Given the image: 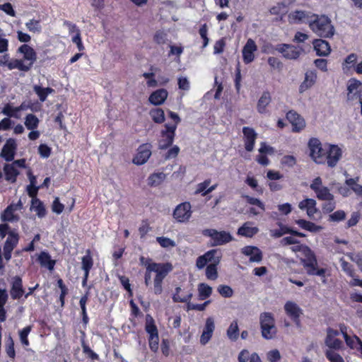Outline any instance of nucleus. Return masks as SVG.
I'll list each match as a JSON object with an SVG mask.
<instances>
[{"label":"nucleus","mask_w":362,"mask_h":362,"mask_svg":"<svg viewBox=\"0 0 362 362\" xmlns=\"http://www.w3.org/2000/svg\"><path fill=\"white\" fill-rule=\"evenodd\" d=\"M286 119L292 126V132L299 133L302 132L306 126L305 119L293 110H289L286 115Z\"/></svg>","instance_id":"15"},{"label":"nucleus","mask_w":362,"mask_h":362,"mask_svg":"<svg viewBox=\"0 0 362 362\" xmlns=\"http://www.w3.org/2000/svg\"><path fill=\"white\" fill-rule=\"evenodd\" d=\"M284 308L286 314L298 327H300L301 326L300 317L303 315L302 309L296 303L290 300L285 303Z\"/></svg>","instance_id":"17"},{"label":"nucleus","mask_w":362,"mask_h":362,"mask_svg":"<svg viewBox=\"0 0 362 362\" xmlns=\"http://www.w3.org/2000/svg\"><path fill=\"white\" fill-rule=\"evenodd\" d=\"M210 183H211V179H206L204 182L199 183L197 185V188L194 192V194H201L202 196H203V197L207 195V194H205V192L206 191Z\"/></svg>","instance_id":"61"},{"label":"nucleus","mask_w":362,"mask_h":362,"mask_svg":"<svg viewBox=\"0 0 362 362\" xmlns=\"http://www.w3.org/2000/svg\"><path fill=\"white\" fill-rule=\"evenodd\" d=\"M33 90L35 93V94L38 96L39 100L41 102H45L49 94L54 93V90L52 88H44L39 85H35L33 87Z\"/></svg>","instance_id":"39"},{"label":"nucleus","mask_w":362,"mask_h":362,"mask_svg":"<svg viewBox=\"0 0 362 362\" xmlns=\"http://www.w3.org/2000/svg\"><path fill=\"white\" fill-rule=\"evenodd\" d=\"M9 70L17 69L21 71H30V66L25 65L23 59H10L8 66H6Z\"/></svg>","instance_id":"43"},{"label":"nucleus","mask_w":362,"mask_h":362,"mask_svg":"<svg viewBox=\"0 0 362 362\" xmlns=\"http://www.w3.org/2000/svg\"><path fill=\"white\" fill-rule=\"evenodd\" d=\"M202 234L211 238L210 245L213 247L227 244L233 240L231 234L225 230L218 231L216 229L207 228L203 230Z\"/></svg>","instance_id":"7"},{"label":"nucleus","mask_w":362,"mask_h":362,"mask_svg":"<svg viewBox=\"0 0 362 362\" xmlns=\"http://www.w3.org/2000/svg\"><path fill=\"white\" fill-rule=\"evenodd\" d=\"M243 198L247 204L257 206L262 211H265V205L260 199L249 195H243Z\"/></svg>","instance_id":"55"},{"label":"nucleus","mask_w":362,"mask_h":362,"mask_svg":"<svg viewBox=\"0 0 362 362\" xmlns=\"http://www.w3.org/2000/svg\"><path fill=\"white\" fill-rule=\"evenodd\" d=\"M347 102L358 100L362 95V82L355 78H351L347 82Z\"/></svg>","instance_id":"12"},{"label":"nucleus","mask_w":362,"mask_h":362,"mask_svg":"<svg viewBox=\"0 0 362 362\" xmlns=\"http://www.w3.org/2000/svg\"><path fill=\"white\" fill-rule=\"evenodd\" d=\"M325 355L329 362H344L343 357L332 349H327L325 351Z\"/></svg>","instance_id":"56"},{"label":"nucleus","mask_w":362,"mask_h":362,"mask_svg":"<svg viewBox=\"0 0 362 362\" xmlns=\"http://www.w3.org/2000/svg\"><path fill=\"white\" fill-rule=\"evenodd\" d=\"M165 174L163 173H154L148 178V184L151 187H156L161 184L165 180Z\"/></svg>","instance_id":"48"},{"label":"nucleus","mask_w":362,"mask_h":362,"mask_svg":"<svg viewBox=\"0 0 362 362\" xmlns=\"http://www.w3.org/2000/svg\"><path fill=\"white\" fill-rule=\"evenodd\" d=\"M358 180V177H356V178H349L346 180L345 183L351 187L356 195L362 197V185L357 183ZM359 206H362V201L359 203Z\"/></svg>","instance_id":"44"},{"label":"nucleus","mask_w":362,"mask_h":362,"mask_svg":"<svg viewBox=\"0 0 362 362\" xmlns=\"http://www.w3.org/2000/svg\"><path fill=\"white\" fill-rule=\"evenodd\" d=\"M279 229H275L272 230V235L274 238H280L285 234H291L293 236L304 238L305 237V234L299 232L298 230H293L291 228H289L286 226L283 225L282 223H279Z\"/></svg>","instance_id":"26"},{"label":"nucleus","mask_w":362,"mask_h":362,"mask_svg":"<svg viewBox=\"0 0 362 362\" xmlns=\"http://www.w3.org/2000/svg\"><path fill=\"white\" fill-rule=\"evenodd\" d=\"M329 145V143L322 144L317 138L313 137L309 139L308 146L310 151V156L315 163L320 164L322 161Z\"/></svg>","instance_id":"8"},{"label":"nucleus","mask_w":362,"mask_h":362,"mask_svg":"<svg viewBox=\"0 0 362 362\" xmlns=\"http://www.w3.org/2000/svg\"><path fill=\"white\" fill-rule=\"evenodd\" d=\"M39 124L38 118L33 114H28L25 117V125L28 129H35Z\"/></svg>","instance_id":"52"},{"label":"nucleus","mask_w":362,"mask_h":362,"mask_svg":"<svg viewBox=\"0 0 362 362\" xmlns=\"http://www.w3.org/2000/svg\"><path fill=\"white\" fill-rule=\"evenodd\" d=\"M18 52L23 55L25 65L30 66V70L37 60V53L35 49L27 44H23L18 49Z\"/></svg>","instance_id":"23"},{"label":"nucleus","mask_w":362,"mask_h":362,"mask_svg":"<svg viewBox=\"0 0 362 362\" xmlns=\"http://www.w3.org/2000/svg\"><path fill=\"white\" fill-rule=\"evenodd\" d=\"M340 264L341 269L350 277L356 276L355 269L354 266L346 261L344 258L340 259Z\"/></svg>","instance_id":"53"},{"label":"nucleus","mask_w":362,"mask_h":362,"mask_svg":"<svg viewBox=\"0 0 362 362\" xmlns=\"http://www.w3.org/2000/svg\"><path fill=\"white\" fill-rule=\"evenodd\" d=\"M164 127L165 129L160 131V139L158 140V148L160 150H165L170 147L175 136L176 125L165 124Z\"/></svg>","instance_id":"9"},{"label":"nucleus","mask_w":362,"mask_h":362,"mask_svg":"<svg viewBox=\"0 0 362 362\" xmlns=\"http://www.w3.org/2000/svg\"><path fill=\"white\" fill-rule=\"evenodd\" d=\"M242 253L250 256V262H259L262 260V252L256 246H245L242 249Z\"/></svg>","instance_id":"29"},{"label":"nucleus","mask_w":362,"mask_h":362,"mask_svg":"<svg viewBox=\"0 0 362 362\" xmlns=\"http://www.w3.org/2000/svg\"><path fill=\"white\" fill-rule=\"evenodd\" d=\"M215 329L214 320L212 317H208L206 320L202 333L200 337V344L206 345L211 339Z\"/></svg>","instance_id":"25"},{"label":"nucleus","mask_w":362,"mask_h":362,"mask_svg":"<svg viewBox=\"0 0 362 362\" xmlns=\"http://www.w3.org/2000/svg\"><path fill=\"white\" fill-rule=\"evenodd\" d=\"M81 268L86 274H90V271L93 266V259L90 254V250L86 251V255L82 257Z\"/></svg>","instance_id":"42"},{"label":"nucleus","mask_w":362,"mask_h":362,"mask_svg":"<svg viewBox=\"0 0 362 362\" xmlns=\"http://www.w3.org/2000/svg\"><path fill=\"white\" fill-rule=\"evenodd\" d=\"M145 330L148 334V346L151 351L157 353L159 349V336L158 328L152 316L147 314L146 316Z\"/></svg>","instance_id":"5"},{"label":"nucleus","mask_w":362,"mask_h":362,"mask_svg":"<svg viewBox=\"0 0 362 362\" xmlns=\"http://www.w3.org/2000/svg\"><path fill=\"white\" fill-rule=\"evenodd\" d=\"M247 225L248 223H245L238 228V234L239 235L252 238L258 233L259 230L257 227H250Z\"/></svg>","instance_id":"41"},{"label":"nucleus","mask_w":362,"mask_h":362,"mask_svg":"<svg viewBox=\"0 0 362 362\" xmlns=\"http://www.w3.org/2000/svg\"><path fill=\"white\" fill-rule=\"evenodd\" d=\"M295 223L301 228L306 230L309 232L315 233L321 229V227L317 226L313 222L305 220V219H297Z\"/></svg>","instance_id":"40"},{"label":"nucleus","mask_w":362,"mask_h":362,"mask_svg":"<svg viewBox=\"0 0 362 362\" xmlns=\"http://www.w3.org/2000/svg\"><path fill=\"white\" fill-rule=\"evenodd\" d=\"M217 290L219 294L224 298H230L233 295V289L227 285H220Z\"/></svg>","instance_id":"62"},{"label":"nucleus","mask_w":362,"mask_h":362,"mask_svg":"<svg viewBox=\"0 0 362 362\" xmlns=\"http://www.w3.org/2000/svg\"><path fill=\"white\" fill-rule=\"evenodd\" d=\"M257 50L255 42L250 38L247 40L242 50L243 60L245 64L252 62L255 59V52Z\"/></svg>","instance_id":"22"},{"label":"nucleus","mask_w":362,"mask_h":362,"mask_svg":"<svg viewBox=\"0 0 362 362\" xmlns=\"http://www.w3.org/2000/svg\"><path fill=\"white\" fill-rule=\"evenodd\" d=\"M347 341H345L346 345L351 349L357 348L356 345L362 346V341L358 337L354 335V337H348Z\"/></svg>","instance_id":"63"},{"label":"nucleus","mask_w":362,"mask_h":362,"mask_svg":"<svg viewBox=\"0 0 362 362\" xmlns=\"http://www.w3.org/2000/svg\"><path fill=\"white\" fill-rule=\"evenodd\" d=\"M38 153L40 157L47 158L52 153V148L45 144H41L38 147Z\"/></svg>","instance_id":"64"},{"label":"nucleus","mask_w":362,"mask_h":362,"mask_svg":"<svg viewBox=\"0 0 362 362\" xmlns=\"http://www.w3.org/2000/svg\"><path fill=\"white\" fill-rule=\"evenodd\" d=\"M272 15L276 16V21H284V18L288 13V6L284 2L278 3L269 9Z\"/></svg>","instance_id":"34"},{"label":"nucleus","mask_w":362,"mask_h":362,"mask_svg":"<svg viewBox=\"0 0 362 362\" xmlns=\"http://www.w3.org/2000/svg\"><path fill=\"white\" fill-rule=\"evenodd\" d=\"M218 265L209 264L206 268V276L208 279L214 281L218 278Z\"/></svg>","instance_id":"54"},{"label":"nucleus","mask_w":362,"mask_h":362,"mask_svg":"<svg viewBox=\"0 0 362 362\" xmlns=\"http://www.w3.org/2000/svg\"><path fill=\"white\" fill-rule=\"evenodd\" d=\"M151 227L150 226L149 222L148 219L142 220L141 226L139 227V233L140 235V238L143 239L146 237L149 231L151 230Z\"/></svg>","instance_id":"59"},{"label":"nucleus","mask_w":362,"mask_h":362,"mask_svg":"<svg viewBox=\"0 0 362 362\" xmlns=\"http://www.w3.org/2000/svg\"><path fill=\"white\" fill-rule=\"evenodd\" d=\"M276 50L282 54V56L287 59H297L303 52L302 48L286 43L278 45Z\"/></svg>","instance_id":"16"},{"label":"nucleus","mask_w":362,"mask_h":362,"mask_svg":"<svg viewBox=\"0 0 362 362\" xmlns=\"http://www.w3.org/2000/svg\"><path fill=\"white\" fill-rule=\"evenodd\" d=\"M198 292L199 300H206L211 296L212 288L205 283H200L198 285Z\"/></svg>","instance_id":"47"},{"label":"nucleus","mask_w":362,"mask_h":362,"mask_svg":"<svg viewBox=\"0 0 362 362\" xmlns=\"http://www.w3.org/2000/svg\"><path fill=\"white\" fill-rule=\"evenodd\" d=\"M32 325H28L25 327L23 329L19 331V338L21 344L24 346H28L30 345V342L28 340V335L32 330Z\"/></svg>","instance_id":"51"},{"label":"nucleus","mask_w":362,"mask_h":362,"mask_svg":"<svg viewBox=\"0 0 362 362\" xmlns=\"http://www.w3.org/2000/svg\"><path fill=\"white\" fill-rule=\"evenodd\" d=\"M259 325L262 336L265 339L274 338L277 333L274 316L272 313L263 312L259 315Z\"/></svg>","instance_id":"4"},{"label":"nucleus","mask_w":362,"mask_h":362,"mask_svg":"<svg viewBox=\"0 0 362 362\" xmlns=\"http://www.w3.org/2000/svg\"><path fill=\"white\" fill-rule=\"evenodd\" d=\"M243 134L245 150L248 152L252 151L257 138V134L253 128L250 127H244L243 128Z\"/></svg>","instance_id":"21"},{"label":"nucleus","mask_w":362,"mask_h":362,"mask_svg":"<svg viewBox=\"0 0 362 362\" xmlns=\"http://www.w3.org/2000/svg\"><path fill=\"white\" fill-rule=\"evenodd\" d=\"M317 73L315 70H308L305 74V78L299 86L300 93L310 88L316 82Z\"/></svg>","instance_id":"27"},{"label":"nucleus","mask_w":362,"mask_h":362,"mask_svg":"<svg viewBox=\"0 0 362 362\" xmlns=\"http://www.w3.org/2000/svg\"><path fill=\"white\" fill-rule=\"evenodd\" d=\"M168 91L165 89L160 88L153 91L149 96V102L154 105L163 104L168 97Z\"/></svg>","instance_id":"33"},{"label":"nucleus","mask_w":362,"mask_h":362,"mask_svg":"<svg viewBox=\"0 0 362 362\" xmlns=\"http://www.w3.org/2000/svg\"><path fill=\"white\" fill-rule=\"evenodd\" d=\"M310 187L315 193L318 200L333 199L334 195L327 187L322 185V180L320 177L314 178Z\"/></svg>","instance_id":"11"},{"label":"nucleus","mask_w":362,"mask_h":362,"mask_svg":"<svg viewBox=\"0 0 362 362\" xmlns=\"http://www.w3.org/2000/svg\"><path fill=\"white\" fill-rule=\"evenodd\" d=\"M221 252L217 249H212L207 251L203 255L197 257L196 266L198 269H203L207 264L218 265L221 259Z\"/></svg>","instance_id":"10"},{"label":"nucleus","mask_w":362,"mask_h":362,"mask_svg":"<svg viewBox=\"0 0 362 362\" xmlns=\"http://www.w3.org/2000/svg\"><path fill=\"white\" fill-rule=\"evenodd\" d=\"M309 28L321 37H332L334 34V28L331 20L325 15L311 14L308 21Z\"/></svg>","instance_id":"3"},{"label":"nucleus","mask_w":362,"mask_h":362,"mask_svg":"<svg viewBox=\"0 0 362 362\" xmlns=\"http://www.w3.org/2000/svg\"><path fill=\"white\" fill-rule=\"evenodd\" d=\"M310 18L311 15H310V13L305 11L296 10L288 15V21L291 24H308V21Z\"/></svg>","instance_id":"24"},{"label":"nucleus","mask_w":362,"mask_h":362,"mask_svg":"<svg viewBox=\"0 0 362 362\" xmlns=\"http://www.w3.org/2000/svg\"><path fill=\"white\" fill-rule=\"evenodd\" d=\"M295 250L302 252L304 257L300 259V263L310 276H317L323 278V283L326 282L325 274L327 269L325 268H319L315 252L307 245H300L298 246Z\"/></svg>","instance_id":"2"},{"label":"nucleus","mask_w":362,"mask_h":362,"mask_svg":"<svg viewBox=\"0 0 362 362\" xmlns=\"http://www.w3.org/2000/svg\"><path fill=\"white\" fill-rule=\"evenodd\" d=\"M156 241L163 248L173 247L175 246V241L167 237H157Z\"/></svg>","instance_id":"60"},{"label":"nucleus","mask_w":362,"mask_h":362,"mask_svg":"<svg viewBox=\"0 0 362 362\" xmlns=\"http://www.w3.org/2000/svg\"><path fill=\"white\" fill-rule=\"evenodd\" d=\"M316 204L315 199L307 198L299 202L298 207L301 210H306L307 215L309 217H313L317 211Z\"/></svg>","instance_id":"30"},{"label":"nucleus","mask_w":362,"mask_h":362,"mask_svg":"<svg viewBox=\"0 0 362 362\" xmlns=\"http://www.w3.org/2000/svg\"><path fill=\"white\" fill-rule=\"evenodd\" d=\"M17 150V144L14 139H8L4 145L0 156L6 161L11 162L13 160Z\"/></svg>","instance_id":"20"},{"label":"nucleus","mask_w":362,"mask_h":362,"mask_svg":"<svg viewBox=\"0 0 362 362\" xmlns=\"http://www.w3.org/2000/svg\"><path fill=\"white\" fill-rule=\"evenodd\" d=\"M25 290L23 279L20 276H15L11 279L10 295L13 300H19L25 296Z\"/></svg>","instance_id":"19"},{"label":"nucleus","mask_w":362,"mask_h":362,"mask_svg":"<svg viewBox=\"0 0 362 362\" xmlns=\"http://www.w3.org/2000/svg\"><path fill=\"white\" fill-rule=\"evenodd\" d=\"M314 49L318 56H327L331 48L329 42L325 40L317 39L313 41Z\"/></svg>","instance_id":"31"},{"label":"nucleus","mask_w":362,"mask_h":362,"mask_svg":"<svg viewBox=\"0 0 362 362\" xmlns=\"http://www.w3.org/2000/svg\"><path fill=\"white\" fill-rule=\"evenodd\" d=\"M199 34L203 41L202 48H205L209 42V38L208 37V26L206 23H204L200 26Z\"/></svg>","instance_id":"57"},{"label":"nucleus","mask_w":362,"mask_h":362,"mask_svg":"<svg viewBox=\"0 0 362 362\" xmlns=\"http://www.w3.org/2000/svg\"><path fill=\"white\" fill-rule=\"evenodd\" d=\"M192 206L189 202H185L178 204L173 211V218L180 223L189 221L192 216Z\"/></svg>","instance_id":"14"},{"label":"nucleus","mask_w":362,"mask_h":362,"mask_svg":"<svg viewBox=\"0 0 362 362\" xmlns=\"http://www.w3.org/2000/svg\"><path fill=\"white\" fill-rule=\"evenodd\" d=\"M171 263H153L148 264L144 274V284L146 287L151 284V272H155L153 279V293L156 295H160L163 293V282L165 278L173 270Z\"/></svg>","instance_id":"1"},{"label":"nucleus","mask_w":362,"mask_h":362,"mask_svg":"<svg viewBox=\"0 0 362 362\" xmlns=\"http://www.w3.org/2000/svg\"><path fill=\"white\" fill-rule=\"evenodd\" d=\"M37 261L42 267L52 271L56 264V260L52 259L51 255L45 251H42L37 257Z\"/></svg>","instance_id":"35"},{"label":"nucleus","mask_w":362,"mask_h":362,"mask_svg":"<svg viewBox=\"0 0 362 362\" xmlns=\"http://www.w3.org/2000/svg\"><path fill=\"white\" fill-rule=\"evenodd\" d=\"M30 210L34 211L40 218H44L47 214L45 204L40 199L31 200Z\"/></svg>","instance_id":"38"},{"label":"nucleus","mask_w":362,"mask_h":362,"mask_svg":"<svg viewBox=\"0 0 362 362\" xmlns=\"http://www.w3.org/2000/svg\"><path fill=\"white\" fill-rule=\"evenodd\" d=\"M227 337L232 341H235L239 337V327L237 320H233L226 332Z\"/></svg>","instance_id":"46"},{"label":"nucleus","mask_w":362,"mask_h":362,"mask_svg":"<svg viewBox=\"0 0 362 362\" xmlns=\"http://www.w3.org/2000/svg\"><path fill=\"white\" fill-rule=\"evenodd\" d=\"M272 102L271 93L268 91H264L257 101V110L259 114L265 115L268 113L267 107Z\"/></svg>","instance_id":"28"},{"label":"nucleus","mask_w":362,"mask_h":362,"mask_svg":"<svg viewBox=\"0 0 362 362\" xmlns=\"http://www.w3.org/2000/svg\"><path fill=\"white\" fill-rule=\"evenodd\" d=\"M25 26L29 31L33 33H40L42 30L40 21L35 19L30 20L25 23Z\"/></svg>","instance_id":"58"},{"label":"nucleus","mask_w":362,"mask_h":362,"mask_svg":"<svg viewBox=\"0 0 362 362\" xmlns=\"http://www.w3.org/2000/svg\"><path fill=\"white\" fill-rule=\"evenodd\" d=\"M192 296L191 291H186L185 289L182 290L180 287H177L173 296V300L175 303H185L191 300Z\"/></svg>","instance_id":"37"},{"label":"nucleus","mask_w":362,"mask_h":362,"mask_svg":"<svg viewBox=\"0 0 362 362\" xmlns=\"http://www.w3.org/2000/svg\"><path fill=\"white\" fill-rule=\"evenodd\" d=\"M150 115L155 123L161 124L165 121V113L161 108L158 107L151 110Z\"/></svg>","instance_id":"50"},{"label":"nucleus","mask_w":362,"mask_h":362,"mask_svg":"<svg viewBox=\"0 0 362 362\" xmlns=\"http://www.w3.org/2000/svg\"><path fill=\"white\" fill-rule=\"evenodd\" d=\"M5 351L10 358L14 360L16 357V351L14 348V341L11 335H8L6 339Z\"/></svg>","instance_id":"49"},{"label":"nucleus","mask_w":362,"mask_h":362,"mask_svg":"<svg viewBox=\"0 0 362 362\" xmlns=\"http://www.w3.org/2000/svg\"><path fill=\"white\" fill-rule=\"evenodd\" d=\"M20 236L14 230H10L8 235L3 246V255L6 261L8 262L12 257V252L18 245Z\"/></svg>","instance_id":"13"},{"label":"nucleus","mask_w":362,"mask_h":362,"mask_svg":"<svg viewBox=\"0 0 362 362\" xmlns=\"http://www.w3.org/2000/svg\"><path fill=\"white\" fill-rule=\"evenodd\" d=\"M342 149L338 145L329 144L319 165H326L330 168H334L342 158Z\"/></svg>","instance_id":"6"},{"label":"nucleus","mask_w":362,"mask_h":362,"mask_svg":"<svg viewBox=\"0 0 362 362\" xmlns=\"http://www.w3.org/2000/svg\"><path fill=\"white\" fill-rule=\"evenodd\" d=\"M325 345L332 350H341L343 347V342L339 339L336 337L332 338L329 336H326L325 339Z\"/></svg>","instance_id":"45"},{"label":"nucleus","mask_w":362,"mask_h":362,"mask_svg":"<svg viewBox=\"0 0 362 362\" xmlns=\"http://www.w3.org/2000/svg\"><path fill=\"white\" fill-rule=\"evenodd\" d=\"M151 144L148 143L140 145L137 148L136 154L133 158L132 162L137 165L146 163L151 156Z\"/></svg>","instance_id":"18"},{"label":"nucleus","mask_w":362,"mask_h":362,"mask_svg":"<svg viewBox=\"0 0 362 362\" xmlns=\"http://www.w3.org/2000/svg\"><path fill=\"white\" fill-rule=\"evenodd\" d=\"M17 211L16 205L9 204L1 214V220L3 222H13L19 220V216L15 215L14 212Z\"/></svg>","instance_id":"32"},{"label":"nucleus","mask_w":362,"mask_h":362,"mask_svg":"<svg viewBox=\"0 0 362 362\" xmlns=\"http://www.w3.org/2000/svg\"><path fill=\"white\" fill-rule=\"evenodd\" d=\"M5 180L11 183H15L20 174L19 170L11 163H6L4 166Z\"/></svg>","instance_id":"36"}]
</instances>
